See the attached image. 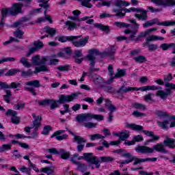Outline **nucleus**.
<instances>
[{"instance_id": "29", "label": "nucleus", "mask_w": 175, "mask_h": 175, "mask_svg": "<svg viewBox=\"0 0 175 175\" xmlns=\"http://www.w3.org/2000/svg\"><path fill=\"white\" fill-rule=\"evenodd\" d=\"M98 1L103 0H93V2H96ZM79 2L81 3L82 6H84L85 8H88V9H91V8H92V4L90 3L91 2V0H79Z\"/></svg>"}, {"instance_id": "12", "label": "nucleus", "mask_w": 175, "mask_h": 175, "mask_svg": "<svg viewBox=\"0 0 175 175\" xmlns=\"http://www.w3.org/2000/svg\"><path fill=\"white\" fill-rule=\"evenodd\" d=\"M49 59V56L40 57V55H36L31 57V63L36 66H44Z\"/></svg>"}, {"instance_id": "60", "label": "nucleus", "mask_w": 175, "mask_h": 175, "mask_svg": "<svg viewBox=\"0 0 175 175\" xmlns=\"http://www.w3.org/2000/svg\"><path fill=\"white\" fill-rule=\"evenodd\" d=\"M96 125H97L96 123H92V122H87L84 124V126L85 128H89V129L96 128Z\"/></svg>"}, {"instance_id": "64", "label": "nucleus", "mask_w": 175, "mask_h": 175, "mask_svg": "<svg viewBox=\"0 0 175 175\" xmlns=\"http://www.w3.org/2000/svg\"><path fill=\"white\" fill-rule=\"evenodd\" d=\"M101 162H111L113 158L109 157H100Z\"/></svg>"}, {"instance_id": "40", "label": "nucleus", "mask_w": 175, "mask_h": 175, "mask_svg": "<svg viewBox=\"0 0 175 175\" xmlns=\"http://www.w3.org/2000/svg\"><path fill=\"white\" fill-rule=\"evenodd\" d=\"M134 61L135 62H139V64H143L147 61V59L146 58L145 56L143 55H139L135 57H133Z\"/></svg>"}, {"instance_id": "19", "label": "nucleus", "mask_w": 175, "mask_h": 175, "mask_svg": "<svg viewBox=\"0 0 175 175\" xmlns=\"http://www.w3.org/2000/svg\"><path fill=\"white\" fill-rule=\"evenodd\" d=\"M6 116H11V120L13 124H18L20 122V118L16 116L17 112L12 109H8L6 112Z\"/></svg>"}, {"instance_id": "7", "label": "nucleus", "mask_w": 175, "mask_h": 175, "mask_svg": "<svg viewBox=\"0 0 175 175\" xmlns=\"http://www.w3.org/2000/svg\"><path fill=\"white\" fill-rule=\"evenodd\" d=\"M165 87L167 88L165 92L163 90H158L156 92V96H159V98H161L162 100H166V99H167V96L171 95V90H175V84L167 83L165 84Z\"/></svg>"}, {"instance_id": "22", "label": "nucleus", "mask_w": 175, "mask_h": 175, "mask_svg": "<svg viewBox=\"0 0 175 175\" xmlns=\"http://www.w3.org/2000/svg\"><path fill=\"white\" fill-rule=\"evenodd\" d=\"M144 100L145 102H149V103H154L157 102V96L153 93H149L144 96Z\"/></svg>"}, {"instance_id": "54", "label": "nucleus", "mask_w": 175, "mask_h": 175, "mask_svg": "<svg viewBox=\"0 0 175 175\" xmlns=\"http://www.w3.org/2000/svg\"><path fill=\"white\" fill-rule=\"evenodd\" d=\"M133 140L134 142V144L139 142H143L144 140V138H143V136L138 135L133 137Z\"/></svg>"}, {"instance_id": "36", "label": "nucleus", "mask_w": 175, "mask_h": 175, "mask_svg": "<svg viewBox=\"0 0 175 175\" xmlns=\"http://www.w3.org/2000/svg\"><path fill=\"white\" fill-rule=\"evenodd\" d=\"M165 40V38L163 37H160V36H150L148 38H147V42H153V41H155V40Z\"/></svg>"}, {"instance_id": "58", "label": "nucleus", "mask_w": 175, "mask_h": 175, "mask_svg": "<svg viewBox=\"0 0 175 175\" xmlns=\"http://www.w3.org/2000/svg\"><path fill=\"white\" fill-rule=\"evenodd\" d=\"M59 57H62V58H64V59H68V58H70V56L68 55L66 53L62 51L58 53Z\"/></svg>"}, {"instance_id": "11", "label": "nucleus", "mask_w": 175, "mask_h": 175, "mask_svg": "<svg viewBox=\"0 0 175 175\" xmlns=\"http://www.w3.org/2000/svg\"><path fill=\"white\" fill-rule=\"evenodd\" d=\"M72 40L71 42L72 43L75 47L80 48L84 47L88 43V40L90 39V36H87L86 37L81 38V36H72ZM81 38V39H80ZM77 39H80L79 40H77Z\"/></svg>"}, {"instance_id": "27", "label": "nucleus", "mask_w": 175, "mask_h": 175, "mask_svg": "<svg viewBox=\"0 0 175 175\" xmlns=\"http://www.w3.org/2000/svg\"><path fill=\"white\" fill-rule=\"evenodd\" d=\"M44 32L50 35L51 38H53V36H54L55 33H57V30L55 28L50 27L49 26H46L45 27H44Z\"/></svg>"}, {"instance_id": "44", "label": "nucleus", "mask_w": 175, "mask_h": 175, "mask_svg": "<svg viewBox=\"0 0 175 175\" xmlns=\"http://www.w3.org/2000/svg\"><path fill=\"white\" fill-rule=\"evenodd\" d=\"M14 36L15 38H17V39H23V36H24V31L20 30V29H18L14 32Z\"/></svg>"}, {"instance_id": "5", "label": "nucleus", "mask_w": 175, "mask_h": 175, "mask_svg": "<svg viewBox=\"0 0 175 175\" xmlns=\"http://www.w3.org/2000/svg\"><path fill=\"white\" fill-rule=\"evenodd\" d=\"M135 151L141 154H152L155 151L157 152H166L165 145L162 144H157L152 148L146 146H137L135 148Z\"/></svg>"}, {"instance_id": "48", "label": "nucleus", "mask_w": 175, "mask_h": 175, "mask_svg": "<svg viewBox=\"0 0 175 175\" xmlns=\"http://www.w3.org/2000/svg\"><path fill=\"white\" fill-rule=\"evenodd\" d=\"M49 105H51V110H54V109L58 107V102L54 100H49Z\"/></svg>"}, {"instance_id": "61", "label": "nucleus", "mask_w": 175, "mask_h": 175, "mask_svg": "<svg viewBox=\"0 0 175 175\" xmlns=\"http://www.w3.org/2000/svg\"><path fill=\"white\" fill-rule=\"evenodd\" d=\"M25 106V103H19L18 105H14L15 110H21V109H24Z\"/></svg>"}, {"instance_id": "50", "label": "nucleus", "mask_w": 175, "mask_h": 175, "mask_svg": "<svg viewBox=\"0 0 175 175\" xmlns=\"http://www.w3.org/2000/svg\"><path fill=\"white\" fill-rule=\"evenodd\" d=\"M159 139H160L159 136H154L151 139L145 141L144 144L145 146H148L150 143L152 142H157V140H159Z\"/></svg>"}, {"instance_id": "41", "label": "nucleus", "mask_w": 175, "mask_h": 175, "mask_svg": "<svg viewBox=\"0 0 175 175\" xmlns=\"http://www.w3.org/2000/svg\"><path fill=\"white\" fill-rule=\"evenodd\" d=\"M112 12H113L114 13H116V14L114 15V16H116L117 17H124V16H125V12L124 11V9H121V10L113 9Z\"/></svg>"}, {"instance_id": "14", "label": "nucleus", "mask_w": 175, "mask_h": 175, "mask_svg": "<svg viewBox=\"0 0 175 175\" xmlns=\"http://www.w3.org/2000/svg\"><path fill=\"white\" fill-rule=\"evenodd\" d=\"M157 124L162 129H167V128H174L175 117L169 118L163 122H157Z\"/></svg>"}, {"instance_id": "24", "label": "nucleus", "mask_w": 175, "mask_h": 175, "mask_svg": "<svg viewBox=\"0 0 175 175\" xmlns=\"http://www.w3.org/2000/svg\"><path fill=\"white\" fill-rule=\"evenodd\" d=\"M64 131L63 130L57 131L51 135V137H56L57 140H64V139H66V137H68L67 135H59L62 133H64Z\"/></svg>"}, {"instance_id": "57", "label": "nucleus", "mask_w": 175, "mask_h": 175, "mask_svg": "<svg viewBox=\"0 0 175 175\" xmlns=\"http://www.w3.org/2000/svg\"><path fill=\"white\" fill-rule=\"evenodd\" d=\"M11 88H21V82H12L10 84Z\"/></svg>"}, {"instance_id": "53", "label": "nucleus", "mask_w": 175, "mask_h": 175, "mask_svg": "<svg viewBox=\"0 0 175 175\" xmlns=\"http://www.w3.org/2000/svg\"><path fill=\"white\" fill-rule=\"evenodd\" d=\"M14 61H16V59L14 57H5L0 59V64H3V62H13Z\"/></svg>"}, {"instance_id": "26", "label": "nucleus", "mask_w": 175, "mask_h": 175, "mask_svg": "<svg viewBox=\"0 0 175 175\" xmlns=\"http://www.w3.org/2000/svg\"><path fill=\"white\" fill-rule=\"evenodd\" d=\"M74 38L75 37H73V36H62L59 37H56V39H57V40H59V42H61L62 43H65V42H71V40H73Z\"/></svg>"}, {"instance_id": "63", "label": "nucleus", "mask_w": 175, "mask_h": 175, "mask_svg": "<svg viewBox=\"0 0 175 175\" xmlns=\"http://www.w3.org/2000/svg\"><path fill=\"white\" fill-rule=\"evenodd\" d=\"M139 83L142 84H147L148 83V77H141L139 79Z\"/></svg>"}, {"instance_id": "20", "label": "nucleus", "mask_w": 175, "mask_h": 175, "mask_svg": "<svg viewBox=\"0 0 175 175\" xmlns=\"http://www.w3.org/2000/svg\"><path fill=\"white\" fill-rule=\"evenodd\" d=\"M32 117L34 118V121L32 122V128L39 129L40 128V122H42V116H38L36 117L35 113H32Z\"/></svg>"}, {"instance_id": "9", "label": "nucleus", "mask_w": 175, "mask_h": 175, "mask_svg": "<svg viewBox=\"0 0 175 175\" xmlns=\"http://www.w3.org/2000/svg\"><path fill=\"white\" fill-rule=\"evenodd\" d=\"M161 88L156 85H145L140 88H132L129 87L126 89H122L124 92H129L130 91H142V92H146L147 91H157V90H159Z\"/></svg>"}, {"instance_id": "10", "label": "nucleus", "mask_w": 175, "mask_h": 175, "mask_svg": "<svg viewBox=\"0 0 175 175\" xmlns=\"http://www.w3.org/2000/svg\"><path fill=\"white\" fill-rule=\"evenodd\" d=\"M123 157L126 158V160L121 163L122 164L131 163V162H134V165H140V163H143V162H147L148 161H150V159H139V158L135 157L131 155L130 153H128V152L124 153Z\"/></svg>"}, {"instance_id": "18", "label": "nucleus", "mask_w": 175, "mask_h": 175, "mask_svg": "<svg viewBox=\"0 0 175 175\" xmlns=\"http://www.w3.org/2000/svg\"><path fill=\"white\" fill-rule=\"evenodd\" d=\"M77 94H72L71 95H61L57 101L59 103H65V102H72L75 99H77Z\"/></svg>"}, {"instance_id": "52", "label": "nucleus", "mask_w": 175, "mask_h": 175, "mask_svg": "<svg viewBox=\"0 0 175 175\" xmlns=\"http://www.w3.org/2000/svg\"><path fill=\"white\" fill-rule=\"evenodd\" d=\"M73 57L74 58H80L83 57V51L81 49L75 51Z\"/></svg>"}, {"instance_id": "51", "label": "nucleus", "mask_w": 175, "mask_h": 175, "mask_svg": "<svg viewBox=\"0 0 175 175\" xmlns=\"http://www.w3.org/2000/svg\"><path fill=\"white\" fill-rule=\"evenodd\" d=\"M17 72H18V70H17L16 69H11L7 72H4V75L5 76H14V75H16Z\"/></svg>"}, {"instance_id": "1", "label": "nucleus", "mask_w": 175, "mask_h": 175, "mask_svg": "<svg viewBox=\"0 0 175 175\" xmlns=\"http://www.w3.org/2000/svg\"><path fill=\"white\" fill-rule=\"evenodd\" d=\"M117 51V47L116 45H110L107 49V51L100 53L98 49H92L89 50V54L86 56V59L90 61L92 66L99 65L100 62H102V59L105 57H109L111 59H114V55Z\"/></svg>"}, {"instance_id": "32", "label": "nucleus", "mask_w": 175, "mask_h": 175, "mask_svg": "<svg viewBox=\"0 0 175 175\" xmlns=\"http://www.w3.org/2000/svg\"><path fill=\"white\" fill-rule=\"evenodd\" d=\"M89 137H90V140H91L92 142L98 140L99 139H105V136L98 133L89 135Z\"/></svg>"}, {"instance_id": "21", "label": "nucleus", "mask_w": 175, "mask_h": 175, "mask_svg": "<svg viewBox=\"0 0 175 175\" xmlns=\"http://www.w3.org/2000/svg\"><path fill=\"white\" fill-rule=\"evenodd\" d=\"M124 126L127 129H131V131H143V126L133 123L126 122L124 124Z\"/></svg>"}, {"instance_id": "43", "label": "nucleus", "mask_w": 175, "mask_h": 175, "mask_svg": "<svg viewBox=\"0 0 175 175\" xmlns=\"http://www.w3.org/2000/svg\"><path fill=\"white\" fill-rule=\"evenodd\" d=\"M6 95L3 96V99L5 102L9 103L10 102V98H12V92L10 90H5Z\"/></svg>"}, {"instance_id": "42", "label": "nucleus", "mask_w": 175, "mask_h": 175, "mask_svg": "<svg viewBox=\"0 0 175 175\" xmlns=\"http://www.w3.org/2000/svg\"><path fill=\"white\" fill-rule=\"evenodd\" d=\"M38 2H39L40 5L39 6L40 8H44V9H49V1L46 0H37Z\"/></svg>"}, {"instance_id": "25", "label": "nucleus", "mask_w": 175, "mask_h": 175, "mask_svg": "<svg viewBox=\"0 0 175 175\" xmlns=\"http://www.w3.org/2000/svg\"><path fill=\"white\" fill-rule=\"evenodd\" d=\"M164 146L169 147V148H174L175 147V139L173 138L167 137L163 141Z\"/></svg>"}, {"instance_id": "23", "label": "nucleus", "mask_w": 175, "mask_h": 175, "mask_svg": "<svg viewBox=\"0 0 175 175\" xmlns=\"http://www.w3.org/2000/svg\"><path fill=\"white\" fill-rule=\"evenodd\" d=\"M105 108L108 109L111 114L117 110V107H115L108 98L105 99Z\"/></svg>"}, {"instance_id": "28", "label": "nucleus", "mask_w": 175, "mask_h": 175, "mask_svg": "<svg viewBox=\"0 0 175 175\" xmlns=\"http://www.w3.org/2000/svg\"><path fill=\"white\" fill-rule=\"evenodd\" d=\"M155 24H158V18L146 21L143 24V27L144 28H148V27H152V25H155Z\"/></svg>"}, {"instance_id": "55", "label": "nucleus", "mask_w": 175, "mask_h": 175, "mask_svg": "<svg viewBox=\"0 0 175 175\" xmlns=\"http://www.w3.org/2000/svg\"><path fill=\"white\" fill-rule=\"evenodd\" d=\"M51 126H45L42 131V135H48L50 131H51Z\"/></svg>"}, {"instance_id": "3", "label": "nucleus", "mask_w": 175, "mask_h": 175, "mask_svg": "<svg viewBox=\"0 0 175 175\" xmlns=\"http://www.w3.org/2000/svg\"><path fill=\"white\" fill-rule=\"evenodd\" d=\"M129 21L133 25L125 23L124 22H115L113 25H116L118 28H129V27H131V29H126L124 32L126 34H130L129 37L130 40H133V38H136V35L137 32H139V27L140 25L136 22V19H129Z\"/></svg>"}, {"instance_id": "17", "label": "nucleus", "mask_w": 175, "mask_h": 175, "mask_svg": "<svg viewBox=\"0 0 175 175\" xmlns=\"http://www.w3.org/2000/svg\"><path fill=\"white\" fill-rule=\"evenodd\" d=\"M129 136H131V132L129 131H124L120 132V139L118 141H112L110 142L111 146H118L121 141L124 142V140H126V139L129 138Z\"/></svg>"}, {"instance_id": "2", "label": "nucleus", "mask_w": 175, "mask_h": 175, "mask_svg": "<svg viewBox=\"0 0 175 175\" xmlns=\"http://www.w3.org/2000/svg\"><path fill=\"white\" fill-rule=\"evenodd\" d=\"M23 3H12V7L10 8H2L1 10V21H0V28H3L5 25V18L8 17V15L10 16H17L23 13Z\"/></svg>"}, {"instance_id": "16", "label": "nucleus", "mask_w": 175, "mask_h": 175, "mask_svg": "<svg viewBox=\"0 0 175 175\" xmlns=\"http://www.w3.org/2000/svg\"><path fill=\"white\" fill-rule=\"evenodd\" d=\"M39 72H49V68L47 66H38L36 67L34 71L29 70L28 71L22 72V76L23 77H28V76H32L33 73H39Z\"/></svg>"}, {"instance_id": "4", "label": "nucleus", "mask_w": 175, "mask_h": 175, "mask_svg": "<svg viewBox=\"0 0 175 175\" xmlns=\"http://www.w3.org/2000/svg\"><path fill=\"white\" fill-rule=\"evenodd\" d=\"M81 159H85L90 163L92 169L96 167V169H99L100 164H99V159L98 157H93L92 153H84L83 156H79V154H75L70 159V161L75 165L79 163V161Z\"/></svg>"}, {"instance_id": "13", "label": "nucleus", "mask_w": 175, "mask_h": 175, "mask_svg": "<svg viewBox=\"0 0 175 175\" xmlns=\"http://www.w3.org/2000/svg\"><path fill=\"white\" fill-rule=\"evenodd\" d=\"M33 87H35V88H39V87H40V82L38 80L30 81L27 82L25 85V90L29 91L31 95L35 96L36 95V92Z\"/></svg>"}, {"instance_id": "37", "label": "nucleus", "mask_w": 175, "mask_h": 175, "mask_svg": "<svg viewBox=\"0 0 175 175\" xmlns=\"http://www.w3.org/2000/svg\"><path fill=\"white\" fill-rule=\"evenodd\" d=\"M71 135H72V136H74V139L78 144H81V143H85V142H87V140H85V139H84L80 136L75 135L73 134V133H71Z\"/></svg>"}, {"instance_id": "45", "label": "nucleus", "mask_w": 175, "mask_h": 175, "mask_svg": "<svg viewBox=\"0 0 175 175\" xmlns=\"http://www.w3.org/2000/svg\"><path fill=\"white\" fill-rule=\"evenodd\" d=\"M173 46H174V43H164L160 45V49H162L163 51H166V50H169V49H170V47H173Z\"/></svg>"}, {"instance_id": "33", "label": "nucleus", "mask_w": 175, "mask_h": 175, "mask_svg": "<svg viewBox=\"0 0 175 175\" xmlns=\"http://www.w3.org/2000/svg\"><path fill=\"white\" fill-rule=\"evenodd\" d=\"M65 24L66 27H68V31H73V29H75V28L77 27V25H76V23L70 21L65 22Z\"/></svg>"}, {"instance_id": "6", "label": "nucleus", "mask_w": 175, "mask_h": 175, "mask_svg": "<svg viewBox=\"0 0 175 175\" xmlns=\"http://www.w3.org/2000/svg\"><path fill=\"white\" fill-rule=\"evenodd\" d=\"M88 120H96V121H103L105 117L102 115H96L92 113H83L77 116V121L78 122H83Z\"/></svg>"}, {"instance_id": "62", "label": "nucleus", "mask_w": 175, "mask_h": 175, "mask_svg": "<svg viewBox=\"0 0 175 175\" xmlns=\"http://www.w3.org/2000/svg\"><path fill=\"white\" fill-rule=\"evenodd\" d=\"M122 76H125V70H118V72L116 74L115 77H122Z\"/></svg>"}, {"instance_id": "56", "label": "nucleus", "mask_w": 175, "mask_h": 175, "mask_svg": "<svg viewBox=\"0 0 175 175\" xmlns=\"http://www.w3.org/2000/svg\"><path fill=\"white\" fill-rule=\"evenodd\" d=\"M133 107L135 109H142V110H144L146 109V106L144 105L137 103L133 104Z\"/></svg>"}, {"instance_id": "35", "label": "nucleus", "mask_w": 175, "mask_h": 175, "mask_svg": "<svg viewBox=\"0 0 175 175\" xmlns=\"http://www.w3.org/2000/svg\"><path fill=\"white\" fill-rule=\"evenodd\" d=\"M40 172H43V173H46V174L50 175L54 173V167H42L40 170Z\"/></svg>"}, {"instance_id": "30", "label": "nucleus", "mask_w": 175, "mask_h": 175, "mask_svg": "<svg viewBox=\"0 0 175 175\" xmlns=\"http://www.w3.org/2000/svg\"><path fill=\"white\" fill-rule=\"evenodd\" d=\"M94 27H96V28H98L99 29H101V31H104L105 33H110V28L109 27V26L103 25L100 23H96L94 25Z\"/></svg>"}, {"instance_id": "59", "label": "nucleus", "mask_w": 175, "mask_h": 175, "mask_svg": "<svg viewBox=\"0 0 175 175\" xmlns=\"http://www.w3.org/2000/svg\"><path fill=\"white\" fill-rule=\"evenodd\" d=\"M58 62H59V60H58V59H55V58H51L49 59V65H58Z\"/></svg>"}, {"instance_id": "38", "label": "nucleus", "mask_w": 175, "mask_h": 175, "mask_svg": "<svg viewBox=\"0 0 175 175\" xmlns=\"http://www.w3.org/2000/svg\"><path fill=\"white\" fill-rule=\"evenodd\" d=\"M14 28H24V27H27V24L23 23L21 20H19L16 22H14L12 25Z\"/></svg>"}, {"instance_id": "8", "label": "nucleus", "mask_w": 175, "mask_h": 175, "mask_svg": "<svg viewBox=\"0 0 175 175\" xmlns=\"http://www.w3.org/2000/svg\"><path fill=\"white\" fill-rule=\"evenodd\" d=\"M131 12L134 13H140V14H135L134 17L138 19L139 21H147L148 20V12L146 10H144L140 8H131Z\"/></svg>"}, {"instance_id": "46", "label": "nucleus", "mask_w": 175, "mask_h": 175, "mask_svg": "<svg viewBox=\"0 0 175 175\" xmlns=\"http://www.w3.org/2000/svg\"><path fill=\"white\" fill-rule=\"evenodd\" d=\"M33 46L37 50H40V49H43L44 45L42 41L38 40L33 42Z\"/></svg>"}, {"instance_id": "47", "label": "nucleus", "mask_w": 175, "mask_h": 175, "mask_svg": "<svg viewBox=\"0 0 175 175\" xmlns=\"http://www.w3.org/2000/svg\"><path fill=\"white\" fill-rule=\"evenodd\" d=\"M20 63L22 64L23 66H31V64L28 62V59L24 57L21 58Z\"/></svg>"}, {"instance_id": "31", "label": "nucleus", "mask_w": 175, "mask_h": 175, "mask_svg": "<svg viewBox=\"0 0 175 175\" xmlns=\"http://www.w3.org/2000/svg\"><path fill=\"white\" fill-rule=\"evenodd\" d=\"M59 155H60L62 159H68V158L70 157V153H69V152H66L64 149H60L59 150Z\"/></svg>"}, {"instance_id": "15", "label": "nucleus", "mask_w": 175, "mask_h": 175, "mask_svg": "<svg viewBox=\"0 0 175 175\" xmlns=\"http://www.w3.org/2000/svg\"><path fill=\"white\" fill-rule=\"evenodd\" d=\"M157 6H160V8H170L172 6H175V0H150Z\"/></svg>"}, {"instance_id": "39", "label": "nucleus", "mask_w": 175, "mask_h": 175, "mask_svg": "<svg viewBox=\"0 0 175 175\" xmlns=\"http://www.w3.org/2000/svg\"><path fill=\"white\" fill-rule=\"evenodd\" d=\"M129 5H131L130 3L124 1H117L115 2V6H117L118 8H121L122 6H129Z\"/></svg>"}, {"instance_id": "34", "label": "nucleus", "mask_w": 175, "mask_h": 175, "mask_svg": "<svg viewBox=\"0 0 175 175\" xmlns=\"http://www.w3.org/2000/svg\"><path fill=\"white\" fill-rule=\"evenodd\" d=\"M9 150H12V144H5L0 147V152H6Z\"/></svg>"}, {"instance_id": "49", "label": "nucleus", "mask_w": 175, "mask_h": 175, "mask_svg": "<svg viewBox=\"0 0 175 175\" xmlns=\"http://www.w3.org/2000/svg\"><path fill=\"white\" fill-rule=\"evenodd\" d=\"M47 152L49 154H53V155H59V150H57L55 148H52L46 150Z\"/></svg>"}]
</instances>
